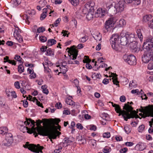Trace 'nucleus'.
<instances>
[{
	"instance_id": "obj_11",
	"label": "nucleus",
	"mask_w": 153,
	"mask_h": 153,
	"mask_svg": "<svg viewBox=\"0 0 153 153\" xmlns=\"http://www.w3.org/2000/svg\"><path fill=\"white\" fill-rule=\"evenodd\" d=\"M129 104H133V103L132 102H128L127 103H125L124 104L123 109L132 112L134 111H133V108L131 105H129Z\"/></svg>"
},
{
	"instance_id": "obj_10",
	"label": "nucleus",
	"mask_w": 153,
	"mask_h": 153,
	"mask_svg": "<svg viewBox=\"0 0 153 153\" xmlns=\"http://www.w3.org/2000/svg\"><path fill=\"white\" fill-rule=\"evenodd\" d=\"M139 111L141 112H152L153 111V105L150 106L149 105L148 106L143 107L140 106V108L139 109Z\"/></svg>"
},
{
	"instance_id": "obj_5",
	"label": "nucleus",
	"mask_w": 153,
	"mask_h": 153,
	"mask_svg": "<svg viewBox=\"0 0 153 153\" xmlns=\"http://www.w3.org/2000/svg\"><path fill=\"white\" fill-rule=\"evenodd\" d=\"M114 18H110L106 21L105 23L104 27L107 32H111L115 28L114 25L115 22L114 21Z\"/></svg>"
},
{
	"instance_id": "obj_18",
	"label": "nucleus",
	"mask_w": 153,
	"mask_h": 153,
	"mask_svg": "<svg viewBox=\"0 0 153 153\" xmlns=\"http://www.w3.org/2000/svg\"><path fill=\"white\" fill-rule=\"evenodd\" d=\"M143 114L142 113H140L139 114V115L141 116L143 118H145L146 117H153L152 116V115L153 114V111L152 112H150L149 111L148 112H142Z\"/></svg>"
},
{
	"instance_id": "obj_26",
	"label": "nucleus",
	"mask_w": 153,
	"mask_h": 153,
	"mask_svg": "<svg viewBox=\"0 0 153 153\" xmlns=\"http://www.w3.org/2000/svg\"><path fill=\"white\" fill-rule=\"evenodd\" d=\"M120 43L121 45L124 46L126 45L128 43H129L126 36V37L120 38Z\"/></svg>"
},
{
	"instance_id": "obj_6",
	"label": "nucleus",
	"mask_w": 153,
	"mask_h": 153,
	"mask_svg": "<svg viewBox=\"0 0 153 153\" xmlns=\"http://www.w3.org/2000/svg\"><path fill=\"white\" fill-rule=\"evenodd\" d=\"M142 61L145 63L151 62V60H153V51H145L144 53L142 56Z\"/></svg>"
},
{
	"instance_id": "obj_55",
	"label": "nucleus",
	"mask_w": 153,
	"mask_h": 153,
	"mask_svg": "<svg viewBox=\"0 0 153 153\" xmlns=\"http://www.w3.org/2000/svg\"><path fill=\"white\" fill-rule=\"evenodd\" d=\"M22 102H23V105L25 108H27L28 106V102L26 100H22Z\"/></svg>"
},
{
	"instance_id": "obj_25",
	"label": "nucleus",
	"mask_w": 153,
	"mask_h": 153,
	"mask_svg": "<svg viewBox=\"0 0 153 153\" xmlns=\"http://www.w3.org/2000/svg\"><path fill=\"white\" fill-rule=\"evenodd\" d=\"M112 74L114 75V76L111 79H109L111 81V79H112L114 84L119 86V82L117 80V75L116 74H114V73H113Z\"/></svg>"
},
{
	"instance_id": "obj_35",
	"label": "nucleus",
	"mask_w": 153,
	"mask_h": 153,
	"mask_svg": "<svg viewBox=\"0 0 153 153\" xmlns=\"http://www.w3.org/2000/svg\"><path fill=\"white\" fill-rule=\"evenodd\" d=\"M46 55L47 56L54 55V51L52 50L51 48H48L46 51Z\"/></svg>"
},
{
	"instance_id": "obj_21",
	"label": "nucleus",
	"mask_w": 153,
	"mask_h": 153,
	"mask_svg": "<svg viewBox=\"0 0 153 153\" xmlns=\"http://www.w3.org/2000/svg\"><path fill=\"white\" fill-rule=\"evenodd\" d=\"M56 66L60 67V69L61 72H60L58 74V75H59V74L60 73H62L63 74H65L68 71L67 68V66L66 65H57Z\"/></svg>"
},
{
	"instance_id": "obj_38",
	"label": "nucleus",
	"mask_w": 153,
	"mask_h": 153,
	"mask_svg": "<svg viewBox=\"0 0 153 153\" xmlns=\"http://www.w3.org/2000/svg\"><path fill=\"white\" fill-rule=\"evenodd\" d=\"M71 139V138H70L66 137L64 138V141L65 142V143H66V144L68 145L70 143L73 142Z\"/></svg>"
},
{
	"instance_id": "obj_29",
	"label": "nucleus",
	"mask_w": 153,
	"mask_h": 153,
	"mask_svg": "<svg viewBox=\"0 0 153 153\" xmlns=\"http://www.w3.org/2000/svg\"><path fill=\"white\" fill-rule=\"evenodd\" d=\"M47 8H44L43 9L42 13L40 17V19L41 20H44L46 16V14L47 13Z\"/></svg>"
},
{
	"instance_id": "obj_64",
	"label": "nucleus",
	"mask_w": 153,
	"mask_h": 153,
	"mask_svg": "<svg viewBox=\"0 0 153 153\" xmlns=\"http://www.w3.org/2000/svg\"><path fill=\"white\" fill-rule=\"evenodd\" d=\"M128 150V149L126 148L121 149L120 151V153H126Z\"/></svg>"
},
{
	"instance_id": "obj_37",
	"label": "nucleus",
	"mask_w": 153,
	"mask_h": 153,
	"mask_svg": "<svg viewBox=\"0 0 153 153\" xmlns=\"http://www.w3.org/2000/svg\"><path fill=\"white\" fill-rule=\"evenodd\" d=\"M18 70L19 73L21 74L24 71V68L22 65V64L19 65L18 68Z\"/></svg>"
},
{
	"instance_id": "obj_12",
	"label": "nucleus",
	"mask_w": 153,
	"mask_h": 153,
	"mask_svg": "<svg viewBox=\"0 0 153 153\" xmlns=\"http://www.w3.org/2000/svg\"><path fill=\"white\" fill-rule=\"evenodd\" d=\"M13 141V137H11L8 138H5V139L3 141L4 145L6 146H10Z\"/></svg>"
},
{
	"instance_id": "obj_24",
	"label": "nucleus",
	"mask_w": 153,
	"mask_h": 153,
	"mask_svg": "<svg viewBox=\"0 0 153 153\" xmlns=\"http://www.w3.org/2000/svg\"><path fill=\"white\" fill-rule=\"evenodd\" d=\"M143 32V30L140 29H138L136 31L137 37L140 39V40L141 42L143 41V36L142 34Z\"/></svg>"
},
{
	"instance_id": "obj_2",
	"label": "nucleus",
	"mask_w": 153,
	"mask_h": 153,
	"mask_svg": "<svg viewBox=\"0 0 153 153\" xmlns=\"http://www.w3.org/2000/svg\"><path fill=\"white\" fill-rule=\"evenodd\" d=\"M44 128L42 127L39 128L32 127L30 129L28 127H26L27 130V132L30 134L33 133L34 131H37L39 134L42 136H48L53 134L52 131L51 130L48 128Z\"/></svg>"
},
{
	"instance_id": "obj_61",
	"label": "nucleus",
	"mask_w": 153,
	"mask_h": 153,
	"mask_svg": "<svg viewBox=\"0 0 153 153\" xmlns=\"http://www.w3.org/2000/svg\"><path fill=\"white\" fill-rule=\"evenodd\" d=\"M76 127L79 129L82 130L83 129V127L82 125L79 123L76 124Z\"/></svg>"
},
{
	"instance_id": "obj_7",
	"label": "nucleus",
	"mask_w": 153,
	"mask_h": 153,
	"mask_svg": "<svg viewBox=\"0 0 153 153\" xmlns=\"http://www.w3.org/2000/svg\"><path fill=\"white\" fill-rule=\"evenodd\" d=\"M27 148L29 150L35 153H39V152L42 153V150L44 149L43 146H40L39 144L37 145L34 144H30L27 145Z\"/></svg>"
},
{
	"instance_id": "obj_9",
	"label": "nucleus",
	"mask_w": 153,
	"mask_h": 153,
	"mask_svg": "<svg viewBox=\"0 0 153 153\" xmlns=\"http://www.w3.org/2000/svg\"><path fill=\"white\" fill-rule=\"evenodd\" d=\"M44 128H48L51 130L53 132V134H50L48 136H48L49 138L50 139L51 141L52 142V139H56L57 136L61 134V132L57 130H53L52 128L50 127ZM53 143V142H52Z\"/></svg>"
},
{
	"instance_id": "obj_49",
	"label": "nucleus",
	"mask_w": 153,
	"mask_h": 153,
	"mask_svg": "<svg viewBox=\"0 0 153 153\" xmlns=\"http://www.w3.org/2000/svg\"><path fill=\"white\" fill-rule=\"evenodd\" d=\"M151 62L149 63L148 65V68L149 70L153 69V60H151Z\"/></svg>"
},
{
	"instance_id": "obj_62",
	"label": "nucleus",
	"mask_w": 153,
	"mask_h": 153,
	"mask_svg": "<svg viewBox=\"0 0 153 153\" xmlns=\"http://www.w3.org/2000/svg\"><path fill=\"white\" fill-rule=\"evenodd\" d=\"M124 129L126 132L127 134L129 133L131 131L130 128L129 127L127 126H125L124 127Z\"/></svg>"
},
{
	"instance_id": "obj_58",
	"label": "nucleus",
	"mask_w": 153,
	"mask_h": 153,
	"mask_svg": "<svg viewBox=\"0 0 153 153\" xmlns=\"http://www.w3.org/2000/svg\"><path fill=\"white\" fill-rule=\"evenodd\" d=\"M148 27L151 29H153V19L151 21L148 23Z\"/></svg>"
},
{
	"instance_id": "obj_40",
	"label": "nucleus",
	"mask_w": 153,
	"mask_h": 153,
	"mask_svg": "<svg viewBox=\"0 0 153 153\" xmlns=\"http://www.w3.org/2000/svg\"><path fill=\"white\" fill-rule=\"evenodd\" d=\"M65 102L67 104L69 105H75V102L73 101L72 100L70 99H67Z\"/></svg>"
},
{
	"instance_id": "obj_23",
	"label": "nucleus",
	"mask_w": 153,
	"mask_h": 153,
	"mask_svg": "<svg viewBox=\"0 0 153 153\" xmlns=\"http://www.w3.org/2000/svg\"><path fill=\"white\" fill-rule=\"evenodd\" d=\"M26 121L24 122V124H25L29 125V124H30V123H31V125H33V126L32 127L33 128H35L34 127L35 126V122L34 120H32L30 118L28 119L26 118Z\"/></svg>"
},
{
	"instance_id": "obj_54",
	"label": "nucleus",
	"mask_w": 153,
	"mask_h": 153,
	"mask_svg": "<svg viewBox=\"0 0 153 153\" xmlns=\"http://www.w3.org/2000/svg\"><path fill=\"white\" fill-rule=\"evenodd\" d=\"M103 137L108 138L110 137L111 134L109 132H107L103 133Z\"/></svg>"
},
{
	"instance_id": "obj_53",
	"label": "nucleus",
	"mask_w": 153,
	"mask_h": 153,
	"mask_svg": "<svg viewBox=\"0 0 153 153\" xmlns=\"http://www.w3.org/2000/svg\"><path fill=\"white\" fill-rule=\"evenodd\" d=\"M137 84H136V82L135 81H132V82H130L129 84V87H136L137 86Z\"/></svg>"
},
{
	"instance_id": "obj_27",
	"label": "nucleus",
	"mask_w": 153,
	"mask_h": 153,
	"mask_svg": "<svg viewBox=\"0 0 153 153\" xmlns=\"http://www.w3.org/2000/svg\"><path fill=\"white\" fill-rule=\"evenodd\" d=\"M8 129L6 127H0V134L4 135L8 133Z\"/></svg>"
},
{
	"instance_id": "obj_39",
	"label": "nucleus",
	"mask_w": 153,
	"mask_h": 153,
	"mask_svg": "<svg viewBox=\"0 0 153 153\" xmlns=\"http://www.w3.org/2000/svg\"><path fill=\"white\" fill-rule=\"evenodd\" d=\"M71 4L74 6H76L79 3V0H68Z\"/></svg>"
},
{
	"instance_id": "obj_41",
	"label": "nucleus",
	"mask_w": 153,
	"mask_h": 153,
	"mask_svg": "<svg viewBox=\"0 0 153 153\" xmlns=\"http://www.w3.org/2000/svg\"><path fill=\"white\" fill-rule=\"evenodd\" d=\"M115 109L116 112L117 113H119V114H120L123 113L122 111L123 110H122L120 106L119 105H117V106L115 108Z\"/></svg>"
},
{
	"instance_id": "obj_43",
	"label": "nucleus",
	"mask_w": 153,
	"mask_h": 153,
	"mask_svg": "<svg viewBox=\"0 0 153 153\" xmlns=\"http://www.w3.org/2000/svg\"><path fill=\"white\" fill-rule=\"evenodd\" d=\"M88 13L86 15V17L87 19L89 21L91 20L94 17L93 14L91 12H88Z\"/></svg>"
},
{
	"instance_id": "obj_19",
	"label": "nucleus",
	"mask_w": 153,
	"mask_h": 153,
	"mask_svg": "<svg viewBox=\"0 0 153 153\" xmlns=\"http://www.w3.org/2000/svg\"><path fill=\"white\" fill-rule=\"evenodd\" d=\"M4 63L8 62V63L14 65H15L16 64V62L13 60L9 59V57L8 56H6L4 57Z\"/></svg>"
},
{
	"instance_id": "obj_20",
	"label": "nucleus",
	"mask_w": 153,
	"mask_h": 153,
	"mask_svg": "<svg viewBox=\"0 0 153 153\" xmlns=\"http://www.w3.org/2000/svg\"><path fill=\"white\" fill-rule=\"evenodd\" d=\"M135 148L140 151H142L145 149L146 148L145 146L144 143H139L136 145Z\"/></svg>"
},
{
	"instance_id": "obj_8",
	"label": "nucleus",
	"mask_w": 153,
	"mask_h": 153,
	"mask_svg": "<svg viewBox=\"0 0 153 153\" xmlns=\"http://www.w3.org/2000/svg\"><path fill=\"white\" fill-rule=\"evenodd\" d=\"M124 60L130 65H134L136 64V59L135 57L133 55L128 56L125 55L123 56Z\"/></svg>"
},
{
	"instance_id": "obj_51",
	"label": "nucleus",
	"mask_w": 153,
	"mask_h": 153,
	"mask_svg": "<svg viewBox=\"0 0 153 153\" xmlns=\"http://www.w3.org/2000/svg\"><path fill=\"white\" fill-rule=\"evenodd\" d=\"M90 4H91V10L90 11H94V7L95 5V3L94 1L92 0H90Z\"/></svg>"
},
{
	"instance_id": "obj_63",
	"label": "nucleus",
	"mask_w": 153,
	"mask_h": 153,
	"mask_svg": "<svg viewBox=\"0 0 153 153\" xmlns=\"http://www.w3.org/2000/svg\"><path fill=\"white\" fill-rule=\"evenodd\" d=\"M61 20V19L60 18H59L56 19L54 23V25L56 27L58 26V24L59 23L60 21Z\"/></svg>"
},
{
	"instance_id": "obj_4",
	"label": "nucleus",
	"mask_w": 153,
	"mask_h": 153,
	"mask_svg": "<svg viewBox=\"0 0 153 153\" xmlns=\"http://www.w3.org/2000/svg\"><path fill=\"white\" fill-rule=\"evenodd\" d=\"M119 35L117 34L112 35L110 39V42L112 48L117 51L119 49L120 42Z\"/></svg>"
},
{
	"instance_id": "obj_46",
	"label": "nucleus",
	"mask_w": 153,
	"mask_h": 153,
	"mask_svg": "<svg viewBox=\"0 0 153 153\" xmlns=\"http://www.w3.org/2000/svg\"><path fill=\"white\" fill-rule=\"evenodd\" d=\"M39 4L41 7H43L46 5L47 2L45 0H41L39 1Z\"/></svg>"
},
{
	"instance_id": "obj_42",
	"label": "nucleus",
	"mask_w": 153,
	"mask_h": 153,
	"mask_svg": "<svg viewBox=\"0 0 153 153\" xmlns=\"http://www.w3.org/2000/svg\"><path fill=\"white\" fill-rule=\"evenodd\" d=\"M20 33L21 30L18 27H16L13 34L14 36L20 35Z\"/></svg>"
},
{
	"instance_id": "obj_31",
	"label": "nucleus",
	"mask_w": 153,
	"mask_h": 153,
	"mask_svg": "<svg viewBox=\"0 0 153 153\" xmlns=\"http://www.w3.org/2000/svg\"><path fill=\"white\" fill-rule=\"evenodd\" d=\"M56 43V41L54 39H50L48 40L47 42V45L48 46H51L55 44Z\"/></svg>"
},
{
	"instance_id": "obj_28",
	"label": "nucleus",
	"mask_w": 153,
	"mask_h": 153,
	"mask_svg": "<svg viewBox=\"0 0 153 153\" xmlns=\"http://www.w3.org/2000/svg\"><path fill=\"white\" fill-rule=\"evenodd\" d=\"M67 49H69V51L70 52L71 55H78V51L77 49L72 47L70 48H68Z\"/></svg>"
},
{
	"instance_id": "obj_48",
	"label": "nucleus",
	"mask_w": 153,
	"mask_h": 153,
	"mask_svg": "<svg viewBox=\"0 0 153 153\" xmlns=\"http://www.w3.org/2000/svg\"><path fill=\"white\" fill-rule=\"evenodd\" d=\"M85 58L83 60V63H89L91 62V60H90L89 59V58L88 56H85Z\"/></svg>"
},
{
	"instance_id": "obj_3",
	"label": "nucleus",
	"mask_w": 153,
	"mask_h": 153,
	"mask_svg": "<svg viewBox=\"0 0 153 153\" xmlns=\"http://www.w3.org/2000/svg\"><path fill=\"white\" fill-rule=\"evenodd\" d=\"M122 111L123 113L120 114H119L118 115L119 116L122 115L125 121H127L128 119L134 118L141 119L137 114V113L135 110H134L132 112H131L124 110Z\"/></svg>"
},
{
	"instance_id": "obj_56",
	"label": "nucleus",
	"mask_w": 153,
	"mask_h": 153,
	"mask_svg": "<svg viewBox=\"0 0 153 153\" xmlns=\"http://www.w3.org/2000/svg\"><path fill=\"white\" fill-rule=\"evenodd\" d=\"M88 37L87 36H85L81 38L80 40V42H85L86 41V40H88Z\"/></svg>"
},
{
	"instance_id": "obj_52",
	"label": "nucleus",
	"mask_w": 153,
	"mask_h": 153,
	"mask_svg": "<svg viewBox=\"0 0 153 153\" xmlns=\"http://www.w3.org/2000/svg\"><path fill=\"white\" fill-rule=\"evenodd\" d=\"M145 126L142 124L138 128V131L139 132H142L144 129Z\"/></svg>"
},
{
	"instance_id": "obj_17",
	"label": "nucleus",
	"mask_w": 153,
	"mask_h": 153,
	"mask_svg": "<svg viewBox=\"0 0 153 153\" xmlns=\"http://www.w3.org/2000/svg\"><path fill=\"white\" fill-rule=\"evenodd\" d=\"M152 16L151 15H146L143 16V21L146 23H147L148 24V23L149 22L151 21L152 20Z\"/></svg>"
},
{
	"instance_id": "obj_50",
	"label": "nucleus",
	"mask_w": 153,
	"mask_h": 153,
	"mask_svg": "<svg viewBox=\"0 0 153 153\" xmlns=\"http://www.w3.org/2000/svg\"><path fill=\"white\" fill-rule=\"evenodd\" d=\"M39 39L41 42H46L47 40V38L44 36H40Z\"/></svg>"
},
{
	"instance_id": "obj_45",
	"label": "nucleus",
	"mask_w": 153,
	"mask_h": 153,
	"mask_svg": "<svg viewBox=\"0 0 153 153\" xmlns=\"http://www.w3.org/2000/svg\"><path fill=\"white\" fill-rule=\"evenodd\" d=\"M14 59L18 61L20 63L23 64V62L22 61V59L20 56L16 55L14 57Z\"/></svg>"
},
{
	"instance_id": "obj_13",
	"label": "nucleus",
	"mask_w": 153,
	"mask_h": 153,
	"mask_svg": "<svg viewBox=\"0 0 153 153\" xmlns=\"http://www.w3.org/2000/svg\"><path fill=\"white\" fill-rule=\"evenodd\" d=\"M126 37H127L129 42L131 43L133 42L135 39L134 34L127 32L126 33Z\"/></svg>"
},
{
	"instance_id": "obj_33",
	"label": "nucleus",
	"mask_w": 153,
	"mask_h": 153,
	"mask_svg": "<svg viewBox=\"0 0 153 153\" xmlns=\"http://www.w3.org/2000/svg\"><path fill=\"white\" fill-rule=\"evenodd\" d=\"M126 25V22L123 19H121L119 21L118 23L117 24V26L118 27H123L124 26Z\"/></svg>"
},
{
	"instance_id": "obj_32",
	"label": "nucleus",
	"mask_w": 153,
	"mask_h": 153,
	"mask_svg": "<svg viewBox=\"0 0 153 153\" xmlns=\"http://www.w3.org/2000/svg\"><path fill=\"white\" fill-rule=\"evenodd\" d=\"M93 37L97 41H100L102 39V36L100 33H97L96 34H94Z\"/></svg>"
},
{
	"instance_id": "obj_44",
	"label": "nucleus",
	"mask_w": 153,
	"mask_h": 153,
	"mask_svg": "<svg viewBox=\"0 0 153 153\" xmlns=\"http://www.w3.org/2000/svg\"><path fill=\"white\" fill-rule=\"evenodd\" d=\"M14 37L19 43H21L23 42V38L21 35L15 36Z\"/></svg>"
},
{
	"instance_id": "obj_1",
	"label": "nucleus",
	"mask_w": 153,
	"mask_h": 153,
	"mask_svg": "<svg viewBox=\"0 0 153 153\" xmlns=\"http://www.w3.org/2000/svg\"><path fill=\"white\" fill-rule=\"evenodd\" d=\"M118 3L113 5L111 4L109 5H107L108 11L115 13L121 12L124 10V3L130 4L132 3L135 5H138L141 2L140 0H117Z\"/></svg>"
},
{
	"instance_id": "obj_47",
	"label": "nucleus",
	"mask_w": 153,
	"mask_h": 153,
	"mask_svg": "<svg viewBox=\"0 0 153 153\" xmlns=\"http://www.w3.org/2000/svg\"><path fill=\"white\" fill-rule=\"evenodd\" d=\"M45 30V28L44 27H40L38 28L37 29V33H42Z\"/></svg>"
},
{
	"instance_id": "obj_60",
	"label": "nucleus",
	"mask_w": 153,
	"mask_h": 153,
	"mask_svg": "<svg viewBox=\"0 0 153 153\" xmlns=\"http://www.w3.org/2000/svg\"><path fill=\"white\" fill-rule=\"evenodd\" d=\"M54 123L56 125H59V123L60 121V120L58 118H55L53 119Z\"/></svg>"
},
{
	"instance_id": "obj_34",
	"label": "nucleus",
	"mask_w": 153,
	"mask_h": 153,
	"mask_svg": "<svg viewBox=\"0 0 153 153\" xmlns=\"http://www.w3.org/2000/svg\"><path fill=\"white\" fill-rule=\"evenodd\" d=\"M102 117L105 121H108L110 120L109 116L108 114L103 113L102 114Z\"/></svg>"
},
{
	"instance_id": "obj_30",
	"label": "nucleus",
	"mask_w": 153,
	"mask_h": 153,
	"mask_svg": "<svg viewBox=\"0 0 153 153\" xmlns=\"http://www.w3.org/2000/svg\"><path fill=\"white\" fill-rule=\"evenodd\" d=\"M144 42H146L147 44H153V37L152 36H150L147 38L146 40H144Z\"/></svg>"
},
{
	"instance_id": "obj_59",
	"label": "nucleus",
	"mask_w": 153,
	"mask_h": 153,
	"mask_svg": "<svg viewBox=\"0 0 153 153\" xmlns=\"http://www.w3.org/2000/svg\"><path fill=\"white\" fill-rule=\"evenodd\" d=\"M97 127L94 125H91L90 126L89 129L91 130L95 131L97 129Z\"/></svg>"
},
{
	"instance_id": "obj_36",
	"label": "nucleus",
	"mask_w": 153,
	"mask_h": 153,
	"mask_svg": "<svg viewBox=\"0 0 153 153\" xmlns=\"http://www.w3.org/2000/svg\"><path fill=\"white\" fill-rule=\"evenodd\" d=\"M131 92L133 94L137 93V95L142 94L143 93H144V92L142 91V90H141L140 91H139V90L137 89L135 90H131Z\"/></svg>"
},
{
	"instance_id": "obj_15",
	"label": "nucleus",
	"mask_w": 153,
	"mask_h": 153,
	"mask_svg": "<svg viewBox=\"0 0 153 153\" xmlns=\"http://www.w3.org/2000/svg\"><path fill=\"white\" fill-rule=\"evenodd\" d=\"M105 11L101 8H99L96 11L95 16L97 17H102L104 15Z\"/></svg>"
},
{
	"instance_id": "obj_16",
	"label": "nucleus",
	"mask_w": 153,
	"mask_h": 153,
	"mask_svg": "<svg viewBox=\"0 0 153 153\" xmlns=\"http://www.w3.org/2000/svg\"><path fill=\"white\" fill-rule=\"evenodd\" d=\"M134 42L130 43V47L134 52H137L139 51L140 48L137 46V43L135 41H134Z\"/></svg>"
},
{
	"instance_id": "obj_14",
	"label": "nucleus",
	"mask_w": 153,
	"mask_h": 153,
	"mask_svg": "<svg viewBox=\"0 0 153 153\" xmlns=\"http://www.w3.org/2000/svg\"><path fill=\"white\" fill-rule=\"evenodd\" d=\"M153 47V44H149L144 42L143 48L145 51H151L150 50Z\"/></svg>"
},
{
	"instance_id": "obj_57",
	"label": "nucleus",
	"mask_w": 153,
	"mask_h": 153,
	"mask_svg": "<svg viewBox=\"0 0 153 153\" xmlns=\"http://www.w3.org/2000/svg\"><path fill=\"white\" fill-rule=\"evenodd\" d=\"M42 122H43L42 121H41L40 120H37L36 121V125L37 126V127H36L39 128L41 127H42L41 125V124Z\"/></svg>"
},
{
	"instance_id": "obj_22",
	"label": "nucleus",
	"mask_w": 153,
	"mask_h": 153,
	"mask_svg": "<svg viewBox=\"0 0 153 153\" xmlns=\"http://www.w3.org/2000/svg\"><path fill=\"white\" fill-rule=\"evenodd\" d=\"M85 8L83 10V12L85 14H86V13H84V12H86L89 11L91 10L90 7H91V4H90V1H88L85 5Z\"/></svg>"
}]
</instances>
